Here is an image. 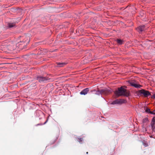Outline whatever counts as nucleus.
<instances>
[{"instance_id": "9b49d317", "label": "nucleus", "mask_w": 155, "mask_h": 155, "mask_svg": "<svg viewBox=\"0 0 155 155\" xmlns=\"http://www.w3.org/2000/svg\"><path fill=\"white\" fill-rule=\"evenodd\" d=\"M8 27L10 28H12L15 26V24L14 23H9L8 24Z\"/></svg>"}, {"instance_id": "f257e3e1", "label": "nucleus", "mask_w": 155, "mask_h": 155, "mask_svg": "<svg viewBox=\"0 0 155 155\" xmlns=\"http://www.w3.org/2000/svg\"><path fill=\"white\" fill-rule=\"evenodd\" d=\"M115 94L117 97L124 96L126 97H128L129 96V91L124 88L122 87L118 88L117 91H116L114 92Z\"/></svg>"}, {"instance_id": "4468645a", "label": "nucleus", "mask_w": 155, "mask_h": 155, "mask_svg": "<svg viewBox=\"0 0 155 155\" xmlns=\"http://www.w3.org/2000/svg\"><path fill=\"white\" fill-rule=\"evenodd\" d=\"M148 121V119L147 118H145L143 120V123H146Z\"/></svg>"}, {"instance_id": "b1692460", "label": "nucleus", "mask_w": 155, "mask_h": 155, "mask_svg": "<svg viewBox=\"0 0 155 155\" xmlns=\"http://www.w3.org/2000/svg\"><path fill=\"white\" fill-rule=\"evenodd\" d=\"M88 153V152H86V154H87Z\"/></svg>"}, {"instance_id": "7ed1b4c3", "label": "nucleus", "mask_w": 155, "mask_h": 155, "mask_svg": "<svg viewBox=\"0 0 155 155\" xmlns=\"http://www.w3.org/2000/svg\"><path fill=\"white\" fill-rule=\"evenodd\" d=\"M50 78L48 77L38 76L37 78V80L40 83L45 82L47 81H48Z\"/></svg>"}, {"instance_id": "9d476101", "label": "nucleus", "mask_w": 155, "mask_h": 155, "mask_svg": "<svg viewBox=\"0 0 155 155\" xmlns=\"http://www.w3.org/2000/svg\"><path fill=\"white\" fill-rule=\"evenodd\" d=\"M119 104L125 103H126V102H127L126 100L124 99H119Z\"/></svg>"}, {"instance_id": "393cba45", "label": "nucleus", "mask_w": 155, "mask_h": 155, "mask_svg": "<svg viewBox=\"0 0 155 155\" xmlns=\"http://www.w3.org/2000/svg\"><path fill=\"white\" fill-rule=\"evenodd\" d=\"M46 122H45V123H46Z\"/></svg>"}, {"instance_id": "0eeeda50", "label": "nucleus", "mask_w": 155, "mask_h": 155, "mask_svg": "<svg viewBox=\"0 0 155 155\" xmlns=\"http://www.w3.org/2000/svg\"><path fill=\"white\" fill-rule=\"evenodd\" d=\"M89 91V89L88 88H87L83 89L82 91L80 93V94L81 95H85L87 94L88 92Z\"/></svg>"}, {"instance_id": "a211bd4d", "label": "nucleus", "mask_w": 155, "mask_h": 155, "mask_svg": "<svg viewBox=\"0 0 155 155\" xmlns=\"http://www.w3.org/2000/svg\"><path fill=\"white\" fill-rule=\"evenodd\" d=\"M152 128L153 131L155 132V126L152 127Z\"/></svg>"}, {"instance_id": "39448f33", "label": "nucleus", "mask_w": 155, "mask_h": 155, "mask_svg": "<svg viewBox=\"0 0 155 155\" xmlns=\"http://www.w3.org/2000/svg\"><path fill=\"white\" fill-rule=\"evenodd\" d=\"M101 92L102 93V94L105 95H107L111 93L110 90L107 89L101 90Z\"/></svg>"}, {"instance_id": "423d86ee", "label": "nucleus", "mask_w": 155, "mask_h": 155, "mask_svg": "<svg viewBox=\"0 0 155 155\" xmlns=\"http://www.w3.org/2000/svg\"><path fill=\"white\" fill-rule=\"evenodd\" d=\"M129 83L131 86L137 88H140V87L142 86L140 85L135 84L134 82L133 81L130 82Z\"/></svg>"}, {"instance_id": "5701e85b", "label": "nucleus", "mask_w": 155, "mask_h": 155, "mask_svg": "<svg viewBox=\"0 0 155 155\" xmlns=\"http://www.w3.org/2000/svg\"><path fill=\"white\" fill-rule=\"evenodd\" d=\"M26 40H27V39H25V40L24 41V42H25L26 41Z\"/></svg>"}, {"instance_id": "f3484780", "label": "nucleus", "mask_w": 155, "mask_h": 155, "mask_svg": "<svg viewBox=\"0 0 155 155\" xmlns=\"http://www.w3.org/2000/svg\"><path fill=\"white\" fill-rule=\"evenodd\" d=\"M143 145L145 147H147L148 146V144L147 142H143Z\"/></svg>"}, {"instance_id": "aec40b11", "label": "nucleus", "mask_w": 155, "mask_h": 155, "mask_svg": "<svg viewBox=\"0 0 155 155\" xmlns=\"http://www.w3.org/2000/svg\"><path fill=\"white\" fill-rule=\"evenodd\" d=\"M79 140L80 142H81L83 141V138H80L79 139Z\"/></svg>"}, {"instance_id": "6e6552de", "label": "nucleus", "mask_w": 155, "mask_h": 155, "mask_svg": "<svg viewBox=\"0 0 155 155\" xmlns=\"http://www.w3.org/2000/svg\"><path fill=\"white\" fill-rule=\"evenodd\" d=\"M145 110L146 112L147 113H150L151 114H155V113H153V112H151L150 111V109L148 108L147 107H145V109H144Z\"/></svg>"}, {"instance_id": "20e7f679", "label": "nucleus", "mask_w": 155, "mask_h": 155, "mask_svg": "<svg viewBox=\"0 0 155 155\" xmlns=\"http://www.w3.org/2000/svg\"><path fill=\"white\" fill-rule=\"evenodd\" d=\"M147 28L145 27V26L144 25H142L138 27L137 28V30L140 32H142L146 29Z\"/></svg>"}, {"instance_id": "6ab92c4d", "label": "nucleus", "mask_w": 155, "mask_h": 155, "mask_svg": "<svg viewBox=\"0 0 155 155\" xmlns=\"http://www.w3.org/2000/svg\"><path fill=\"white\" fill-rule=\"evenodd\" d=\"M152 122H155V117H154L152 119Z\"/></svg>"}, {"instance_id": "f8f14e48", "label": "nucleus", "mask_w": 155, "mask_h": 155, "mask_svg": "<svg viewBox=\"0 0 155 155\" xmlns=\"http://www.w3.org/2000/svg\"><path fill=\"white\" fill-rule=\"evenodd\" d=\"M111 104H119V99H117L111 103Z\"/></svg>"}, {"instance_id": "ddd939ff", "label": "nucleus", "mask_w": 155, "mask_h": 155, "mask_svg": "<svg viewBox=\"0 0 155 155\" xmlns=\"http://www.w3.org/2000/svg\"><path fill=\"white\" fill-rule=\"evenodd\" d=\"M117 41L119 45L122 44L123 43V41L120 39H117Z\"/></svg>"}, {"instance_id": "1a4fd4ad", "label": "nucleus", "mask_w": 155, "mask_h": 155, "mask_svg": "<svg viewBox=\"0 0 155 155\" xmlns=\"http://www.w3.org/2000/svg\"><path fill=\"white\" fill-rule=\"evenodd\" d=\"M57 67H63L64 65L66 64L65 63H57Z\"/></svg>"}, {"instance_id": "4be33fe9", "label": "nucleus", "mask_w": 155, "mask_h": 155, "mask_svg": "<svg viewBox=\"0 0 155 155\" xmlns=\"http://www.w3.org/2000/svg\"><path fill=\"white\" fill-rule=\"evenodd\" d=\"M153 113H155V110H154L153 111Z\"/></svg>"}, {"instance_id": "2eb2a0df", "label": "nucleus", "mask_w": 155, "mask_h": 155, "mask_svg": "<svg viewBox=\"0 0 155 155\" xmlns=\"http://www.w3.org/2000/svg\"><path fill=\"white\" fill-rule=\"evenodd\" d=\"M95 94L97 95H100V94H102V93L101 92V90H98L97 91Z\"/></svg>"}, {"instance_id": "f03ea898", "label": "nucleus", "mask_w": 155, "mask_h": 155, "mask_svg": "<svg viewBox=\"0 0 155 155\" xmlns=\"http://www.w3.org/2000/svg\"><path fill=\"white\" fill-rule=\"evenodd\" d=\"M137 94L144 97H147L151 95L150 93L148 91L143 89L139 90L137 92Z\"/></svg>"}, {"instance_id": "dca6fc26", "label": "nucleus", "mask_w": 155, "mask_h": 155, "mask_svg": "<svg viewBox=\"0 0 155 155\" xmlns=\"http://www.w3.org/2000/svg\"><path fill=\"white\" fill-rule=\"evenodd\" d=\"M151 126L152 127L155 126V122H151Z\"/></svg>"}, {"instance_id": "412c9836", "label": "nucleus", "mask_w": 155, "mask_h": 155, "mask_svg": "<svg viewBox=\"0 0 155 155\" xmlns=\"http://www.w3.org/2000/svg\"><path fill=\"white\" fill-rule=\"evenodd\" d=\"M151 97L155 99V93Z\"/></svg>"}]
</instances>
